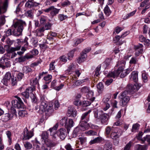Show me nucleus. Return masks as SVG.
<instances>
[{"label": "nucleus", "instance_id": "obj_1", "mask_svg": "<svg viewBox=\"0 0 150 150\" xmlns=\"http://www.w3.org/2000/svg\"><path fill=\"white\" fill-rule=\"evenodd\" d=\"M26 26L25 22L22 20L16 22L13 25V35L16 36L22 35L23 28Z\"/></svg>", "mask_w": 150, "mask_h": 150}, {"label": "nucleus", "instance_id": "obj_2", "mask_svg": "<svg viewBox=\"0 0 150 150\" xmlns=\"http://www.w3.org/2000/svg\"><path fill=\"white\" fill-rule=\"evenodd\" d=\"M79 126L76 127L74 129L72 135L73 137L76 138L79 134H80L82 131H84L87 129L88 124L87 121H80Z\"/></svg>", "mask_w": 150, "mask_h": 150}, {"label": "nucleus", "instance_id": "obj_3", "mask_svg": "<svg viewBox=\"0 0 150 150\" xmlns=\"http://www.w3.org/2000/svg\"><path fill=\"white\" fill-rule=\"evenodd\" d=\"M33 89L31 88H27L25 91L21 93V95L25 98H28L30 96L33 102L35 103L37 99L35 95L33 93Z\"/></svg>", "mask_w": 150, "mask_h": 150}, {"label": "nucleus", "instance_id": "obj_4", "mask_svg": "<svg viewBox=\"0 0 150 150\" xmlns=\"http://www.w3.org/2000/svg\"><path fill=\"white\" fill-rule=\"evenodd\" d=\"M23 135L22 139L23 140H28L31 138L34 135L33 132L31 131H29L27 127L24 129L22 133Z\"/></svg>", "mask_w": 150, "mask_h": 150}, {"label": "nucleus", "instance_id": "obj_5", "mask_svg": "<svg viewBox=\"0 0 150 150\" xmlns=\"http://www.w3.org/2000/svg\"><path fill=\"white\" fill-rule=\"evenodd\" d=\"M59 10L60 9L55 8L54 6H50L47 8L43 10L46 13H48L50 11V14L52 17L58 14Z\"/></svg>", "mask_w": 150, "mask_h": 150}, {"label": "nucleus", "instance_id": "obj_6", "mask_svg": "<svg viewBox=\"0 0 150 150\" xmlns=\"http://www.w3.org/2000/svg\"><path fill=\"white\" fill-rule=\"evenodd\" d=\"M11 104L13 106L17 108H23L24 105L20 98H18V100H13L11 101Z\"/></svg>", "mask_w": 150, "mask_h": 150}, {"label": "nucleus", "instance_id": "obj_7", "mask_svg": "<svg viewBox=\"0 0 150 150\" xmlns=\"http://www.w3.org/2000/svg\"><path fill=\"white\" fill-rule=\"evenodd\" d=\"M123 67H119L116 71L109 72L107 75L108 77H112L115 78V76H118L121 72L124 69Z\"/></svg>", "mask_w": 150, "mask_h": 150}, {"label": "nucleus", "instance_id": "obj_8", "mask_svg": "<svg viewBox=\"0 0 150 150\" xmlns=\"http://www.w3.org/2000/svg\"><path fill=\"white\" fill-rule=\"evenodd\" d=\"M18 45H19L18 43H16L15 46H16V47H10V46L6 45L4 46V47L6 48V50L7 52H9L10 53H13L16 51H17L19 50L21 47V45L18 46Z\"/></svg>", "mask_w": 150, "mask_h": 150}, {"label": "nucleus", "instance_id": "obj_9", "mask_svg": "<svg viewBox=\"0 0 150 150\" xmlns=\"http://www.w3.org/2000/svg\"><path fill=\"white\" fill-rule=\"evenodd\" d=\"M57 134L61 139L63 140L67 135V132L65 128H61L57 130Z\"/></svg>", "mask_w": 150, "mask_h": 150}, {"label": "nucleus", "instance_id": "obj_10", "mask_svg": "<svg viewBox=\"0 0 150 150\" xmlns=\"http://www.w3.org/2000/svg\"><path fill=\"white\" fill-rule=\"evenodd\" d=\"M67 115L69 117H74L76 116L77 111L73 106H70L68 108Z\"/></svg>", "mask_w": 150, "mask_h": 150}, {"label": "nucleus", "instance_id": "obj_11", "mask_svg": "<svg viewBox=\"0 0 150 150\" xmlns=\"http://www.w3.org/2000/svg\"><path fill=\"white\" fill-rule=\"evenodd\" d=\"M45 115L48 117L50 116L53 112L54 109L52 104H49L48 106L44 110Z\"/></svg>", "mask_w": 150, "mask_h": 150}, {"label": "nucleus", "instance_id": "obj_12", "mask_svg": "<svg viewBox=\"0 0 150 150\" xmlns=\"http://www.w3.org/2000/svg\"><path fill=\"white\" fill-rule=\"evenodd\" d=\"M12 78L11 73L9 72H7L6 73L4 78L2 79V82L4 85L7 86L8 82L10 81V79Z\"/></svg>", "mask_w": 150, "mask_h": 150}, {"label": "nucleus", "instance_id": "obj_13", "mask_svg": "<svg viewBox=\"0 0 150 150\" xmlns=\"http://www.w3.org/2000/svg\"><path fill=\"white\" fill-rule=\"evenodd\" d=\"M8 0H5L3 5H0V15L5 13L7 11Z\"/></svg>", "mask_w": 150, "mask_h": 150}, {"label": "nucleus", "instance_id": "obj_14", "mask_svg": "<svg viewBox=\"0 0 150 150\" xmlns=\"http://www.w3.org/2000/svg\"><path fill=\"white\" fill-rule=\"evenodd\" d=\"M33 57V55L30 53H27L24 56L19 57L18 58V61L20 63L25 62L26 59L32 58Z\"/></svg>", "mask_w": 150, "mask_h": 150}, {"label": "nucleus", "instance_id": "obj_15", "mask_svg": "<svg viewBox=\"0 0 150 150\" xmlns=\"http://www.w3.org/2000/svg\"><path fill=\"white\" fill-rule=\"evenodd\" d=\"M74 123V122L72 119H69L68 120H67L66 124L65 125V127L67 129L68 133H69L70 129L73 126Z\"/></svg>", "mask_w": 150, "mask_h": 150}, {"label": "nucleus", "instance_id": "obj_16", "mask_svg": "<svg viewBox=\"0 0 150 150\" xmlns=\"http://www.w3.org/2000/svg\"><path fill=\"white\" fill-rule=\"evenodd\" d=\"M0 63L3 65H6V68L10 67V62L7 57H2L0 60Z\"/></svg>", "mask_w": 150, "mask_h": 150}, {"label": "nucleus", "instance_id": "obj_17", "mask_svg": "<svg viewBox=\"0 0 150 150\" xmlns=\"http://www.w3.org/2000/svg\"><path fill=\"white\" fill-rule=\"evenodd\" d=\"M108 117L109 115L107 114L104 113L103 112L99 119H100L101 123L103 124L108 121Z\"/></svg>", "mask_w": 150, "mask_h": 150}, {"label": "nucleus", "instance_id": "obj_18", "mask_svg": "<svg viewBox=\"0 0 150 150\" xmlns=\"http://www.w3.org/2000/svg\"><path fill=\"white\" fill-rule=\"evenodd\" d=\"M134 85L129 84L128 85L126 88V91L128 93L133 94L134 92L136 91Z\"/></svg>", "mask_w": 150, "mask_h": 150}, {"label": "nucleus", "instance_id": "obj_19", "mask_svg": "<svg viewBox=\"0 0 150 150\" xmlns=\"http://www.w3.org/2000/svg\"><path fill=\"white\" fill-rule=\"evenodd\" d=\"M45 144L48 147H50L51 148L55 146L58 144V142L56 141H52L49 140L46 141Z\"/></svg>", "mask_w": 150, "mask_h": 150}, {"label": "nucleus", "instance_id": "obj_20", "mask_svg": "<svg viewBox=\"0 0 150 150\" xmlns=\"http://www.w3.org/2000/svg\"><path fill=\"white\" fill-rule=\"evenodd\" d=\"M148 145L146 144L142 145L138 144L136 145L134 147V150H147Z\"/></svg>", "mask_w": 150, "mask_h": 150}, {"label": "nucleus", "instance_id": "obj_21", "mask_svg": "<svg viewBox=\"0 0 150 150\" xmlns=\"http://www.w3.org/2000/svg\"><path fill=\"white\" fill-rule=\"evenodd\" d=\"M47 102V101H45L42 102L40 106V114H42L44 110L48 106Z\"/></svg>", "mask_w": 150, "mask_h": 150}, {"label": "nucleus", "instance_id": "obj_22", "mask_svg": "<svg viewBox=\"0 0 150 150\" xmlns=\"http://www.w3.org/2000/svg\"><path fill=\"white\" fill-rule=\"evenodd\" d=\"M121 100L120 102V105L122 106H125L126 105L130 100L129 97L127 96L126 97L121 98Z\"/></svg>", "mask_w": 150, "mask_h": 150}, {"label": "nucleus", "instance_id": "obj_23", "mask_svg": "<svg viewBox=\"0 0 150 150\" xmlns=\"http://www.w3.org/2000/svg\"><path fill=\"white\" fill-rule=\"evenodd\" d=\"M40 4L39 3L28 1L25 4V6L28 8L36 7Z\"/></svg>", "mask_w": 150, "mask_h": 150}, {"label": "nucleus", "instance_id": "obj_24", "mask_svg": "<svg viewBox=\"0 0 150 150\" xmlns=\"http://www.w3.org/2000/svg\"><path fill=\"white\" fill-rule=\"evenodd\" d=\"M41 136L42 141H43L45 143H46V141L49 140L48 139L49 134L46 131L43 132Z\"/></svg>", "mask_w": 150, "mask_h": 150}, {"label": "nucleus", "instance_id": "obj_25", "mask_svg": "<svg viewBox=\"0 0 150 150\" xmlns=\"http://www.w3.org/2000/svg\"><path fill=\"white\" fill-rule=\"evenodd\" d=\"M130 79L132 80L135 82H137L138 80V74L137 72L133 71L129 76Z\"/></svg>", "mask_w": 150, "mask_h": 150}, {"label": "nucleus", "instance_id": "obj_26", "mask_svg": "<svg viewBox=\"0 0 150 150\" xmlns=\"http://www.w3.org/2000/svg\"><path fill=\"white\" fill-rule=\"evenodd\" d=\"M143 47V45L142 44H139V45H137L135 47L136 50H137L135 52V55H136L138 56L139 54H142L143 52V49L142 48Z\"/></svg>", "mask_w": 150, "mask_h": 150}, {"label": "nucleus", "instance_id": "obj_27", "mask_svg": "<svg viewBox=\"0 0 150 150\" xmlns=\"http://www.w3.org/2000/svg\"><path fill=\"white\" fill-rule=\"evenodd\" d=\"M13 117L9 113L5 114L2 116V119L3 121L6 122L10 120Z\"/></svg>", "mask_w": 150, "mask_h": 150}, {"label": "nucleus", "instance_id": "obj_28", "mask_svg": "<svg viewBox=\"0 0 150 150\" xmlns=\"http://www.w3.org/2000/svg\"><path fill=\"white\" fill-rule=\"evenodd\" d=\"M110 98H104L103 100V102L105 103V107L104 108V110H107L110 107V105L108 102L109 101Z\"/></svg>", "mask_w": 150, "mask_h": 150}, {"label": "nucleus", "instance_id": "obj_29", "mask_svg": "<svg viewBox=\"0 0 150 150\" xmlns=\"http://www.w3.org/2000/svg\"><path fill=\"white\" fill-rule=\"evenodd\" d=\"M102 140V137H98L91 140L89 142V144H90L91 145L95 143H99L101 142Z\"/></svg>", "mask_w": 150, "mask_h": 150}, {"label": "nucleus", "instance_id": "obj_30", "mask_svg": "<svg viewBox=\"0 0 150 150\" xmlns=\"http://www.w3.org/2000/svg\"><path fill=\"white\" fill-rule=\"evenodd\" d=\"M123 70H124V69ZM123 70L121 72L122 73L120 76V77L121 78H123L125 77L132 71L130 69H127L126 70H125L123 71Z\"/></svg>", "mask_w": 150, "mask_h": 150}, {"label": "nucleus", "instance_id": "obj_31", "mask_svg": "<svg viewBox=\"0 0 150 150\" xmlns=\"http://www.w3.org/2000/svg\"><path fill=\"white\" fill-rule=\"evenodd\" d=\"M136 11H134L129 13L127 14H124L122 16L123 19L124 20H126L129 17L133 16L136 13Z\"/></svg>", "mask_w": 150, "mask_h": 150}, {"label": "nucleus", "instance_id": "obj_32", "mask_svg": "<svg viewBox=\"0 0 150 150\" xmlns=\"http://www.w3.org/2000/svg\"><path fill=\"white\" fill-rule=\"evenodd\" d=\"M103 150H112V144L110 142H106L105 144Z\"/></svg>", "mask_w": 150, "mask_h": 150}, {"label": "nucleus", "instance_id": "obj_33", "mask_svg": "<svg viewBox=\"0 0 150 150\" xmlns=\"http://www.w3.org/2000/svg\"><path fill=\"white\" fill-rule=\"evenodd\" d=\"M93 112L95 118H97L98 119H99V117H100V116L103 111L101 110L99 111L98 110H96Z\"/></svg>", "mask_w": 150, "mask_h": 150}, {"label": "nucleus", "instance_id": "obj_34", "mask_svg": "<svg viewBox=\"0 0 150 150\" xmlns=\"http://www.w3.org/2000/svg\"><path fill=\"white\" fill-rule=\"evenodd\" d=\"M97 86L98 93H102L104 89V86L103 83L102 82H100L97 85Z\"/></svg>", "mask_w": 150, "mask_h": 150}, {"label": "nucleus", "instance_id": "obj_35", "mask_svg": "<svg viewBox=\"0 0 150 150\" xmlns=\"http://www.w3.org/2000/svg\"><path fill=\"white\" fill-rule=\"evenodd\" d=\"M121 135V134H119L117 133L113 132L112 131L111 134V137L113 139H116L119 138Z\"/></svg>", "mask_w": 150, "mask_h": 150}, {"label": "nucleus", "instance_id": "obj_36", "mask_svg": "<svg viewBox=\"0 0 150 150\" xmlns=\"http://www.w3.org/2000/svg\"><path fill=\"white\" fill-rule=\"evenodd\" d=\"M104 11L105 14L108 16H109L111 13V11L108 5L106 6L104 9Z\"/></svg>", "mask_w": 150, "mask_h": 150}, {"label": "nucleus", "instance_id": "obj_37", "mask_svg": "<svg viewBox=\"0 0 150 150\" xmlns=\"http://www.w3.org/2000/svg\"><path fill=\"white\" fill-rule=\"evenodd\" d=\"M13 26L11 28L8 29L5 32L6 33V36H8L11 35H13Z\"/></svg>", "mask_w": 150, "mask_h": 150}, {"label": "nucleus", "instance_id": "obj_38", "mask_svg": "<svg viewBox=\"0 0 150 150\" xmlns=\"http://www.w3.org/2000/svg\"><path fill=\"white\" fill-rule=\"evenodd\" d=\"M76 49H73L68 54V59L69 60L71 59L74 56V54L76 50Z\"/></svg>", "mask_w": 150, "mask_h": 150}, {"label": "nucleus", "instance_id": "obj_39", "mask_svg": "<svg viewBox=\"0 0 150 150\" xmlns=\"http://www.w3.org/2000/svg\"><path fill=\"white\" fill-rule=\"evenodd\" d=\"M147 140V142L149 144H150V136L149 135H146L145 137H144V139H141L142 141V144H144L145 140Z\"/></svg>", "mask_w": 150, "mask_h": 150}, {"label": "nucleus", "instance_id": "obj_40", "mask_svg": "<svg viewBox=\"0 0 150 150\" xmlns=\"http://www.w3.org/2000/svg\"><path fill=\"white\" fill-rule=\"evenodd\" d=\"M25 16L28 17L32 18L33 17V13L32 10L27 11L25 13Z\"/></svg>", "mask_w": 150, "mask_h": 150}, {"label": "nucleus", "instance_id": "obj_41", "mask_svg": "<svg viewBox=\"0 0 150 150\" xmlns=\"http://www.w3.org/2000/svg\"><path fill=\"white\" fill-rule=\"evenodd\" d=\"M24 146L25 148L27 149H30L32 147V144L28 142H26L24 144Z\"/></svg>", "mask_w": 150, "mask_h": 150}, {"label": "nucleus", "instance_id": "obj_42", "mask_svg": "<svg viewBox=\"0 0 150 150\" xmlns=\"http://www.w3.org/2000/svg\"><path fill=\"white\" fill-rule=\"evenodd\" d=\"M6 21L4 16H0V26L4 25Z\"/></svg>", "mask_w": 150, "mask_h": 150}, {"label": "nucleus", "instance_id": "obj_43", "mask_svg": "<svg viewBox=\"0 0 150 150\" xmlns=\"http://www.w3.org/2000/svg\"><path fill=\"white\" fill-rule=\"evenodd\" d=\"M91 103V102L88 100H84L82 102V106L83 107H87L89 106Z\"/></svg>", "mask_w": 150, "mask_h": 150}, {"label": "nucleus", "instance_id": "obj_44", "mask_svg": "<svg viewBox=\"0 0 150 150\" xmlns=\"http://www.w3.org/2000/svg\"><path fill=\"white\" fill-rule=\"evenodd\" d=\"M101 66L100 65H99L96 68L95 70V75L98 76L99 75V71L100 70Z\"/></svg>", "mask_w": 150, "mask_h": 150}, {"label": "nucleus", "instance_id": "obj_45", "mask_svg": "<svg viewBox=\"0 0 150 150\" xmlns=\"http://www.w3.org/2000/svg\"><path fill=\"white\" fill-rule=\"evenodd\" d=\"M124 34H123L121 36L120 35H117L115 37V38L114 39V41L115 43H118L120 38H122L123 37V35Z\"/></svg>", "mask_w": 150, "mask_h": 150}, {"label": "nucleus", "instance_id": "obj_46", "mask_svg": "<svg viewBox=\"0 0 150 150\" xmlns=\"http://www.w3.org/2000/svg\"><path fill=\"white\" fill-rule=\"evenodd\" d=\"M58 18L61 21H62L67 18V17L66 15L61 14L58 15Z\"/></svg>", "mask_w": 150, "mask_h": 150}, {"label": "nucleus", "instance_id": "obj_47", "mask_svg": "<svg viewBox=\"0 0 150 150\" xmlns=\"http://www.w3.org/2000/svg\"><path fill=\"white\" fill-rule=\"evenodd\" d=\"M113 127H111L110 126H108L105 129V133L107 135H109L110 133V132L112 131V128Z\"/></svg>", "mask_w": 150, "mask_h": 150}, {"label": "nucleus", "instance_id": "obj_48", "mask_svg": "<svg viewBox=\"0 0 150 150\" xmlns=\"http://www.w3.org/2000/svg\"><path fill=\"white\" fill-rule=\"evenodd\" d=\"M91 112V110H89L88 111L86 112L83 113L81 117V121H83V120L88 115V114Z\"/></svg>", "mask_w": 150, "mask_h": 150}, {"label": "nucleus", "instance_id": "obj_49", "mask_svg": "<svg viewBox=\"0 0 150 150\" xmlns=\"http://www.w3.org/2000/svg\"><path fill=\"white\" fill-rule=\"evenodd\" d=\"M21 3L20 2L17 6L16 9L15 11V12L17 14H19V12L21 11V8L20 7L22 6V5H21Z\"/></svg>", "mask_w": 150, "mask_h": 150}, {"label": "nucleus", "instance_id": "obj_50", "mask_svg": "<svg viewBox=\"0 0 150 150\" xmlns=\"http://www.w3.org/2000/svg\"><path fill=\"white\" fill-rule=\"evenodd\" d=\"M11 83L12 84L13 86H14L16 85L17 83V79L16 77H13L11 78Z\"/></svg>", "mask_w": 150, "mask_h": 150}, {"label": "nucleus", "instance_id": "obj_51", "mask_svg": "<svg viewBox=\"0 0 150 150\" xmlns=\"http://www.w3.org/2000/svg\"><path fill=\"white\" fill-rule=\"evenodd\" d=\"M131 144L130 142H129L124 147L123 150H130Z\"/></svg>", "mask_w": 150, "mask_h": 150}, {"label": "nucleus", "instance_id": "obj_52", "mask_svg": "<svg viewBox=\"0 0 150 150\" xmlns=\"http://www.w3.org/2000/svg\"><path fill=\"white\" fill-rule=\"evenodd\" d=\"M128 93L127 92V91H126V90L125 91H124L121 94L120 96L119 97L120 98H123V97H126L127 96V94Z\"/></svg>", "mask_w": 150, "mask_h": 150}, {"label": "nucleus", "instance_id": "obj_53", "mask_svg": "<svg viewBox=\"0 0 150 150\" xmlns=\"http://www.w3.org/2000/svg\"><path fill=\"white\" fill-rule=\"evenodd\" d=\"M67 119L66 117H64L60 120V123L61 125L63 126L66 124L67 122Z\"/></svg>", "mask_w": 150, "mask_h": 150}, {"label": "nucleus", "instance_id": "obj_54", "mask_svg": "<svg viewBox=\"0 0 150 150\" xmlns=\"http://www.w3.org/2000/svg\"><path fill=\"white\" fill-rule=\"evenodd\" d=\"M74 103L76 106H79L81 105L82 103L80 100H77L74 102Z\"/></svg>", "mask_w": 150, "mask_h": 150}, {"label": "nucleus", "instance_id": "obj_55", "mask_svg": "<svg viewBox=\"0 0 150 150\" xmlns=\"http://www.w3.org/2000/svg\"><path fill=\"white\" fill-rule=\"evenodd\" d=\"M51 26V24L48 23H46L45 26L44 27L45 30H47L50 29Z\"/></svg>", "mask_w": 150, "mask_h": 150}, {"label": "nucleus", "instance_id": "obj_56", "mask_svg": "<svg viewBox=\"0 0 150 150\" xmlns=\"http://www.w3.org/2000/svg\"><path fill=\"white\" fill-rule=\"evenodd\" d=\"M58 125L57 123L52 128H50L49 129V130L51 132L53 131L56 130L58 127Z\"/></svg>", "mask_w": 150, "mask_h": 150}, {"label": "nucleus", "instance_id": "obj_57", "mask_svg": "<svg viewBox=\"0 0 150 150\" xmlns=\"http://www.w3.org/2000/svg\"><path fill=\"white\" fill-rule=\"evenodd\" d=\"M79 140H80L81 144H83L86 142V139L84 137H81L79 138Z\"/></svg>", "mask_w": 150, "mask_h": 150}, {"label": "nucleus", "instance_id": "obj_58", "mask_svg": "<svg viewBox=\"0 0 150 150\" xmlns=\"http://www.w3.org/2000/svg\"><path fill=\"white\" fill-rule=\"evenodd\" d=\"M24 74L22 73H19L18 74L17 78L18 81H20L23 77Z\"/></svg>", "mask_w": 150, "mask_h": 150}, {"label": "nucleus", "instance_id": "obj_59", "mask_svg": "<svg viewBox=\"0 0 150 150\" xmlns=\"http://www.w3.org/2000/svg\"><path fill=\"white\" fill-rule=\"evenodd\" d=\"M81 92L83 93H86L88 92L89 91L88 88L86 86L83 87L81 89Z\"/></svg>", "mask_w": 150, "mask_h": 150}, {"label": "nucleus", "instance_id": "obj_60", "mask_svg": "<svg viewBox=\"0 0 150 150\" xmlns=\"http://www.w3.org/2000/svg\"><path fill=\"white\" fill-rule=\"evenodd\" d=\"M60 60L63 62H66L67 61V58L65 55H62L59 58Z\"/></svg>", "mask_w": 150, "mask_h": 150}, {"label": "nucleus", "instance_id": "obj_61", "mask_svg": "<svg viewBox=\"0 0 150 150\" xmlns=\"http://www.w3.org/2000/svg\"><path fill=\"white\" fill-rule=\"evenodd\" d=\"M64 86V84H61L59 86H56L54 87V89L57 91H59L60 89H61Z\"/></svg>", "mask_w": 150, "mask_h": 150}, {"label": "nucleus", "instance_id": "obj_62", "mask_svg": "<svg viewBox=\"0 0 150 150\" xmlns=\"http://www.w3.org/2000/svg\"><path fill=\"white\" fill-rule=\"evenodd\" d=\"M112 60V59L110 58L106 59L105 61V63L106 65L107 66L109 65L110 64Z\"/></svg>", "mask_w": 150, "mask_h": 150}, {"label": "nucleus", "instance_id": "obj_63", "mask_svg": "<svg viewBox=\"0 0 150 150\" xmlns=\"http://www.w3.org/2000/svg\"><path fill=\"white\" fill-rule=\"evenodd\" d=\"M137 59L134 57H132L129 61L130 64H135L137 62Z\"/></svg>", "mask_w": 150, "mask_h": 150}, {"label": "nucleus", "instance_id": "obj_64", "mask_svg": "<svg viewBox=\"0 0 150 150\" xmlns=\"http://www.w3.org/2000/svg\"><path fill=\"white\" fill-rule=\"evenodd\" d=\"M41 150H51L50 147L45 145H43L41 147Z\"/></svg>", "mask_w": 150, "mask_h": 150}]
</instances>
